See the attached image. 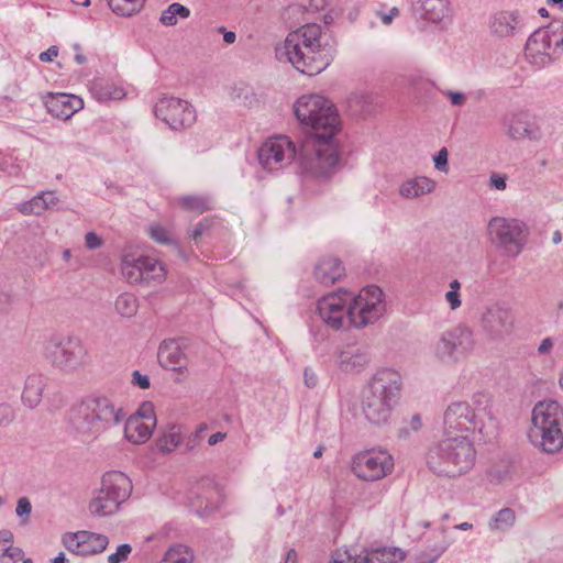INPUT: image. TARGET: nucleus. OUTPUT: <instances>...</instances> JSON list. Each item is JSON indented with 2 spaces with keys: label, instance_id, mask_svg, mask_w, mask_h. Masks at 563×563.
<instances>
[{
  "label": "nucleus",
  "instance_id": "nucleus-62",
  "mask_svg": "<svg viewBox=\"0 0 563 563\" xmlns=\"http://www.w3.org/2000/svg\"><path fill=\"white\" fill-rule=\"evenodd\" d=\"M208 228V224H207V221L203 222H199L191 231H190V238L195 241H198L203 232L206 231V229Z\"/></svg>",
  "mask_w": 563,
  "mask_h": 563
},
{
  "label": "nucleus",
  "instance_id": "nucleus-20",
  "mask_svg": "<svg viewBox=\"0 0 563 563\" xmlns=\"http://www.w3.org/2000/svg\"><path fill=\"white\" fill-rule=\"evenodd\" d=\"M402 559L404 552L400 549L382 548L355 556L347 551H335L330 563H397Z\"/></svg>",
  "mask_w": 563,
  "mask_h": 563
},
{
  "label": "nucleus",
  "instance_id": "nucleus-63",
  "mask_svg": "<svg viewBox=\"0 0 563 563\" xmlns=\"http://www.w3.org/2000/svg\"><path fill=\"white\" fill-rule=\"evenodd\" d=\"M13 543V533L10 530L0 531V547H8Z\"/></svg>",
  "mask_w": 563,
  "mask_h": 563
},
{
  "label": "nucleus",
  "instance_id": "nucleus-17",
  "mask_svg": "<svg viewBox=\"0 0 563 563\" xmlns=\"http://www.w3.org/2000/svg\"><path fill=\"white\" fill-rule=\"evenodd\" d=\"M394 468V459L386 450H368L356 454L352 472L361 479L374 482L386 477Z\"/></svg>",
  "mask_w": 563,
  "mask_h": 563
},
{
  "label": "nucleus",
  "instance_id": "nucleus-55",
  "mask_svg": "<svg viewBox=\"0 0 563 563\" xmlns=\"http://www.w3.org/2000/svg\"><path fill=\"white\" fill-rule=\"evenodd\" d=\"M85 242L89 250L99 249L103 243L102 239L95 232H88L85 236Z\"/></svg>",
  "mask_w": 563,
  "mask_h": 563
},
{
  "label": "nucleus",
  "instance_id": "nucleus-24",
  "mask_svg": "<svg viewBox=\"0 0 563 563\" xmlns=\"http://www.w3.org/2000/svg\"><path fill=\"white\" fill-rule=\"evenodd\" d=\"M506 134L512 140L536 139L532 123L523 112L506 114L504 118Z\"/></svg>",
  "mask_w": 563,
  "mask_h": 563
},
{
  "label": "nucleus",
  "instance_id": "nucleus-34",
  "mask_svg": "<svg viewBox=\"0 0 563 563\" xmlns=\"http://www.w3.org/2000/svg\"><path fill=\"white\" fill-rule=\"evenodd\" d=\"M146 0H108L110 9L118 15L131 16L137 13Z\"/></svg>",
  "mask_w": 563,
  "mask_h": 563
},
{
  "label": "nucleus",
  "instance_id": "nucleus-47",
  "mask_svg": "<svg viewBox=\"0 0 563 563\" xmlns=\"http://www.w3.org/2000/svg\"><path fill=\"white\" fill-rule=\"evenodd\" d=\"M132 547L128 543L120 544L114 553L108 556V563H122L128 560Z\"/></svg>",
  "mask_w": 563,
  "mask_h": 563
},
{
  "label": "nucleus",
  "instance_id": "nucleus-50",
  "mask_svg": "<svg viewBox=\"0 0 563 563\" xmlns=\"http://www.w3.org/2000/svg\"><path fill=\"white\" fill-rule=\"evenodd\" d=\"M448 156L449 152L446 147H442L437 155L433 157L434 167L440 172H448Z\"/></svg>",
  "mask_w": 563,
  "mask_h": 563
},
{
  "label": "nucleus",
  "instance_id": "nucleus-59",
  "mask_svg": "<svg viewBox=\"0 0 563 563\" xmlns=\"http://www.w3.org/2000/svg\"><path fill=\"white\" fill-rule=\"evenodd\" d=\"M58 56V47L55 45H52L48 47L47 51L40 54V60L44 63L53 62L54 58Z\"/></svg>",
  "mask_w": 563,
  "mask_h": 563
},
{
  "label": "nucleus",
  "instance_id": "nucleus-31",
  "mask_svg": "<svg viewBox=\"0 0 563 563\" xmlns=\"http://www.w3.org/2000/svg\"><path fill=\"white\" fill-rule=\"evenodd\" d=\"M89 89L91 95L101 102L121 100L125 96V91L122 87L102 78L92 80Z\"/></svg>",
  "mask_w": 563,
  "mask_h": 563
},
{
  "label": "nucleus",
  "instance_id": "nucleus-36",
  "mask_svg": "<svg viewBox=\"0 0 563 563\" xmlns=\"http://www.w3.org/2000/svg\"><path fill=\"white\" fill-rule=\"evenodd\" d=\"M86 531H79L75 533H66L63 537V544L65 548L79 555H88L89 550L85 544Z\"/></svg>",
  "mask_w": 563,
  "mask_h": 563
},
{
  "label": "nucleus",
  "instance_id": "nucleus-64",
  "mask_svg": "<svg viewBox=\"0 0 563 563\" xmlns=\"http://www.w3.org/2000/svg\"><path fill=\"white\" fill-rule=\"evenodd\" d=\"M73 49L75 51V57H74V58H75V62H76L78 65H84V64H86L87 58H86V56H85V55H84V53H82V48H81L80 44L75 43V44L73 45Z\"/></svg>",
  "mask_w": 563,
  "mask_h": 563
},
{
  "label": "nucleus",
  "instance_id": "nucleus-29",
  "mask_svg": "<svg viewBox=\"0 0 563 563\" xmlns=\"http://www.w3.org/2000/svg\"><path fill=\"white\" fill-rule=\"evenodd\" d=\"M156 424L141 421L137 417H129L124 426L125 439L134 444L145 443L152 435Z\"/></svg>",
  "mask_w": 563,
  "mask_h": 563
},
{
  "label": "nucleus",
  "instance_id": "nucleus-13",
  "mask_svg": "<svg viewBox=\"0 0 563 563\" xmlns=\"http://www.w3.org/2000/svg\"><path fill=\"white\" fill-rule=\"evenodd\" d=\"M515 322L516 317L511 307L504 301L485 306L478 319L479 330L489 342H501L511 335Z\"/></svg>",
  "mask_w": 563,
  "mask_h": 563
},
{
  "label": "nucleus",
  "instance_id": "nucleus-25",
  "mask_svg": "<svg viewBox=\"0 0 563 563\" xmlns=\"http://www.w3.org/2000/svg\"><path fill=\"white\" fill-rule=\"evenodd\" d=\"M344 275L341 261L333 256H325L318 261L314 267L316 279L325 286L333 285Z\"/></svg>",
  "mask_w": 563,
  "mask_h": 563
},
{
  "label": "nucleus",
  "instance_id": "nucleus-4",
  "mask_svg": "<svg viewBox=\"0 0 563 563\" xmlns=\"http://www.w3.org/2000/svg\"><path fill=\"white\" fill-rule=\"evenodd\" d=\"M475 455L474 446L465 434L445 435L429 449L427 465L437 475L455 477L473 467Z\"/></svg>",
  "mask_w": 563,
  "mask_h": 563
},
{
  "label": "nucleus",
  "instance_id": "nucleus-10",
  "mask_svg": "<svg viewBox=\"0 0 563 563\" xmlns=\"http://www.w3.org/2000/svg\"><path fill=\"white\" fill-rule=\"evenodd\" d=\"M528 233L527 225L517 219L494 217L487 225L490 242L508 257L522 252Z\"/></svg>",
  "mask_w": 563,
  "mask_h": 563
},
{
  "label": "nucleus",
  "instance_id": "nucleus-5",
  "mask_svg": "<svg viewBox=\"0 0 563 563\" xmlns=\"http://www.w3.org/2000/svg\"><path fill=\"white\" fill-rule=\"evenodd\" d=\"M299 174L306 180L324 181L338 169L340 152L334 137H305L298 150Z\"/></svg>",
  "mask_w": 563,
  "mask_h": 563
},
{
  "label": "nucleus",
  "instance_id": "nucleus-37",
  "mask_svg": "<svg viewBox=\"0 0 563 563\" xmlns=\"http://www.w3.org/2000/svg\"><path fill=\"white\" fill-rule=\"evenodd\" d=\"M190 15V10L177 2L168 5L161 14L159 21L162 24L173 26L177 24V16L187 19Z\"/></svg>",
  "mask_w": 563,
  "mask_h": 563
},
{
  "label": "nucleus",
  "instance_id": "nucleus-6",
  "mask_svg": "<svg viewBox=\"0 0 563 563\" xmlns=\"http://www.w3.org/2000/svg\"><path fill=\"white\" fill-rule=\"evenodd\" d=\"M531 422L528 438L534 448L549 454L563 449V407L558 401L543 400L536 404Z\"/></svg>",
  "mask_w": 563,
  "mask_h": 563
},
{
  "label": "nucleus",
  "instance_id": "nucleus-57",
  "mask_svg": "<svg viewBox=\"0 0 563 563\" xmlns=\"http://www.w3.org/2000/svg\"><path fill=\"white\" fill-rule=\"evenodd\" d=\"M3 551L7 554V556L11 559L10 561L12 563H15L18 560H21L24 554L21 548L12 547V544L3 547Z\"/></svg>",
  "mask_w": 563,
  "mask_h": 563
},
{
  "label": "nucleus",
  "instance_id": "nucleus-9",
  "mask_svg": "<svg viewBox=\"0 0 563 563\" xmlns=\"http://www.w3.org/2000/svg\"><path fill=\"white\" fill-rule=\"evenodd\" d=\"M45 352L51 363L65 373H76L89 363L88 350L76 335L52 339Z\"/></svg>",
  "mask_w": 563,
  "mask_h": 563
},
{
  "label": "nucleus",
  "instance_id": "nucleus-12",
  "mask_svg": "<svg viewBox=\"0 0 563 563\" xmlns=\"http://www.w3.org/2000/svg\"><path fill=\"white\" fill-rule=\"evenodd\" d=\"M475 346L473 331L459 324L441 333L433 346L434 357L445 365H454L466 357Z\"/></svg>",
  "mask_w": 563,
  "mask_h": 563
},
{
  "label": "nucleus",
  "instance_id": "nucleus-56",
  "mask_svg": "<svg viewBox=\"0 0 563 563\" xmlns=\"http://www.w3.org/2000/svg\"><path fill=\"white\" fill-rule=\"evenodd\" d=\"M40 196L42 197L41 203H42L44 210L53 208L58 201L55 192H53V191L42 192Z\"/></svg>",
  "mask_w": 563,
  "mask_h": 563
},
{
  "label": "nucleus",
  "instance_id": "nucleus-32",
  "mask_svg": "<svg viewBox=\"0 0 563 563\" xmlns=\"http://www.w3.org/2000/svg\"><path fill=\"white\" fill-rule=\"evenodd\" d=\"M177 203L188 212L202 213L213 208V200L208 195H186L177 198Z\"/></svg>",
  "mask_w": 563,
  "mask_h": 563
},
{
  "label": "nucleus",
  "instance_id": "nucleus-60",
  "mask_svg": "<svg viewBox=\"0 0 563 563\" xmlns=\"http://www.w3.org/2000/svg\"><path fill=\"white\" fill-rule=\"evenodd\" d=\"M553 345L554 342L552 338H544L538 347V353L540 355L549 354L552 351Z\"/></svg>",
  "mask_w": 563,
  "mask_h": 563
},
{
  "label": "nucleus",
  "instance_id": "nucleus-35",
  "mask_svg": "<svg viewBox=\"0 0 563 563\" xmlns=\"http://www.w3.org/2000/svg\"><path fill=\"white\" fill-rule=\"evenodd\" d=\"M114 307L120 316L131 318L137 312L139 302L133 294L123 292L118 296Z\"/></svg>",
  "mask_w": 563,
  "mask_h": 563
},
{
  "label": "nucleus",
  "instance_id": "nucleus-43",
  "mask_svg": "<svg viewBox=\"0 0 563 563\" xmlns=\"http://www.w3.org/2000/svg\"><path fill=\"white\" fill-rule=\"evenodd\" d=\"M181 442V435L179 431L173 427L159 439V449L164 452H170L177 448Z\"/></svg>",
  "mask_w": 563,
  "mask_h": 563
},
{
  "label": "nucleus",
  "instance_id": "nucleus-42",
  "mask_svg": "<svg viewBox=\"0 0 563 563\" xmlns=\"http://www.w3.org/2000/svg\"><path fill=\"white\" fill-rule=\"evenodd\" d=\"M108 543L109 539L104 534L86 531L85 544L88 547L89 554L101 553Z\"/></svg>",
  "mask_w": 563,
  "mask_h": 563
},
{
  "label": "nucleus",
  "instance_id": "nucleus-45",
  "mask_svg": "<svg viewBox=\"0 0 563 563\" xmlns=\"http://www.w3.org/2000/svg\"><path fill=\"white\" fill-rule=\"evenodd\" d=\"M131 417H137L141 421H146L156 424L154 407L153 404L148 401L143 402L137 409V411Z\"/></svg>",
  "mask_w": 563,
  "mask_h": 563
},
{
  "label": "nucleus",
  "instance_id": "nucleus-22",
  "mask_svg": "<svg viewBox=\"0 0 563 563\" xmlns=\"http://www.w3.org/2000/svg\"><path fill=\"white\" fill-rule=\"evenodd\" d=\"M519 11H499L489 18V30L498 37L514 36L521 29Z\"/></svg>",
  "mask_w": 563,
  "mask_h": 563
},
{
  "label": "nucleus",
  "instance_id": "nucleus-26",
  "mask_svg": "<svg viewBox=\"0 0 563 563\" xmlns=\"http://www.w3.org/2000/svg\"><path fill=\"white\" fill-rule=\"evenodd\" d=\"M157 356L161 365L172 371H180L186 366L185 353L175 341L163 342Z\"/></svg>",
  "mask_w": 563,
  "mask_h": 563
},
{
  "label": "nucleus",
  "instance_id": "nucleus-23",
  "mask_svg": "<svg viewBox=\"0 0 563 563\" xmlns=\"http://www.w3.org/2000/svg\"><path fill=\"white\" fill-rule=\"evenodd\" d=\"M371 362V355L366 347L347 346L339 355V367L346 373L361 372Z\"/></svg>",
  "mask_w": 563,
  "mask_h": 563
},
{
  "label": "nucleus",
  "instance_id": "nucleus-41",
  "mask_svg": "<svg viewBox=\"0 0 563 563\" xmlns=\"http://www.w3.org/2000/svg\"><path fill=\"white\" fill-rule=\"evenodd\" d=\"M192 554L185 545L172 547L161 563H191Z\"/></svg>",
  "mask_w": 563,
  "mask_h": 563
},
{
  "label": "nucleus",
  "instance_id": "nucleus-53",
  "mask_svg": "<svg viewBox=\"0 0 563 563\" xmlns=\"http://www.w3.org/2000/svg\"><path fill=\"white\" fill-rule=\"evenodd\" d=\"M132 384L142 389H147L150 388L151 382L147 375L141 374L140 371H134L132 373Z\"/></svg>",
  "mask_w": 563,
  "mask_h": 563
},
{
  "label": "nucleus",
  "instance_id": "nucleus-30",
  "mask_svg": "<svg viewBox=\"0 0 563 563\" xmlns=\"http://www.w3.org/2000/svg\"><path fill=\"white\" fill-rule=\"evenodd\" d=\"M434 188V180L424 176H419L405 181L399 188V195L406 199H415L432 192Z\"/></svg>",
  "mask_w": 563,
  "mask_h": 563
},
{
  "label": "nucleus",
  "instance_id": "nucleus-61",
  "mask_svg": "<svg viewBox=\"0 0 563 563\" xmlns=\"http://www.w3.org/2000/svg\"><path fill=\"white\" fill-rule=\"evenodd\" d=\"M207 430V424H200L196 432L192 435V439H190L187 442L188 450H191L197 441H200L202 439L203 432Z\"/></svg>",
  "mask_w": 563,
  "mask_h": 563
},
{
  "label": "nucleus",
  "instance_id": "nucleus-11",
  "mask_svg": "<svg viewBox=\"0 0 563 563\" xmlns=\"http://www.w3.org/2000/svg\"><path fill=\"white\" fill-rule=\"evenodd\" d=\"M485 416L493 420L486 407L475 409L467 401H453L443 412L444 435H461L476 430L483 433Z\"/></svg>",
  "mask_w": 563,
  "mask_h": 563
},
{
  "label": "nucleus",
  "instance_id": "nucleus-27",
  "mask_svg": "<svg viewBox=\"0 0 563 563\" xmlns=\"http://www.w3.org/2000/svg\"><path fill=\"white\" fill-rule=\"evenodd\" d=\"M413 9L423 19L437 23L449 13L448 0H415Z\"/></svg>",
  "mask_w": 563,
  "mask_h": 563
},
{
  "label": "nucleus",
  "instance_id": "nucleus-2",
  "mask_svg": "<svg viewBox=\"0 0 563 563\" xmlns=\"http://www.w3.org/2000/svg\"><path fill=\"white\" fill-rule=\"evenodd\" d=\"M321 26L308 23L290 32L282 47H277L278 59L289 62L298 71L312 76L322 71L328 62L321 56Z\"/></svg>",
  "mask_w": 563,
  "mask_h": 563
},
{
  "label": "nucleus",
  "instance_id": "nucleus-51",
  "mask_svg": "<svg viewBox=\"0 0 563 563\" xmlns=\"http://www.w3.org/2000/svg\"><path fill=\"white\" fill-rule=\"evenodd\" d=\"M443 96L450 99L451 103L456 107H463L466 102V95L453 90H442Z\"/></svg>",
  "mask_w": 563,
  "mask_h": 563
},
{
  "label": "nucleus",
  "instance_id": "nucleus-15",
  "mask_svg": "<svg viewBox=\"0 0 563 563\" xmlns=\"http://www.w3.org/2000/svg\"><path fill=\"white\" fill-rule=\"evenodd\" d=\"M154 113L175 131L191 126L197 119L196 110L188 101L166 95L154 104Z\"/></svg>",
  "mask_w": 563,
  "mask_h": 563
},
{
  "label": "nucleus",
  "instance_id": "nucleus-28",
  "mask_svg": "<svg viewBox=\"0 0 563 563\" xmlns=\"http://www.w3.org/2000/svg\"><path fill=\"white\" fill-rule=\"evenodd\" d=\"M46 387V378L38 374L27 376L22 393V402L30 409L38 406Z\"/></svg>",
  "mask_w": 563,
  "mask_h": 563
},
{
  "label": "nucleus",
  "instance_id": "nucleus-14",
  "mask_svg": "<svg viewBox=\"0 0 563 563\" xmlns=\"http://www.w3.org/2000/svg\"><path fill=\"white\" fill-rule=\"evenodd\" d=\"M350 321L355 328H364L377 321L386 310L383 290L371 285L363 288L357 296L350 294Z\"/></svg>",
  "mask_w": 563,
  "mask_h": 563
},
{
  "label": "nucleus",
  "instance_id": "nucleus-49",
  "mask_svg": "<svg viewBox=\"0 0 563 563\" xmlns=\"http://www.w3.org/2000/svg\"><path fill=\"white\" fill-rule=\"evenodd\" d=\"M15 418L14 409L9 404H0V427H8Z\"/></svg>",
  "mask_w": 563,
  "mask_h": 563
},
{
  "label": "nucleus",
  "instance_id": "nucleus-1",
  "mask_svg": "<svg viewBox=\"0 0 563 563\" xmlns=\"http://www.w3.org/2000/svg\"><path fill=\"white\" fill-rule=\"evenodd\" d=\"M401 375L391 368H380L362 391L361 408L365 419L374 426H385L400 399Z\"/></svg>",
  "mask_w": 563,
  "mask_h": 563
},
{
  "label": "nucleus",
  "instance_id": "nucleus-33",
  "mask_svg": "<svg viewBox=\"0 0 563 563\" xmlns=\"http://www.w3.org/2000/svg\"><path fill=\"white\" fill-rule=\"evenodd\" d=\"M553 29H540L534 31L528 38L526 43V52L530 54H545L548 55V51L551 47L552 36L551 33Z\"/></svg>",
  "mask_w": 563,
  "mask_h": 563
},
{
  "label": "nucleus",
  "instance_id": "nucleus-38",
  "mask_svg": "<svg viewBox=\"0 0 563 563\" xmlns=\"http://www.w3.org/2000/svg\"><path fill=\"white\" fill-rule=\"evenodd\" d=\"M231 96L234 100H238L244 107H253L258 102L253 87L244 82L235 85L232 89Z\"/></svg>",
  "mask_w": 563,
  "mask_h": 563
},
{
  "label": "nucleus",
  "instance_id": "nucleus-54",
  "mask_svg": "<svg viewBox=\"0 0 563 563\" xmlns=\"http://www.w3.org/2000/svg\"><path fill=\"white\" fill-rule=\"evenodd\" d=\"M32 511V506L26 497H21L18 500L15 512L19 517L29 516Z\"/></svg>",
  "mask_w": 563,
  "mask_h": 563
},
{
  "label": "nucleus",
  "instance_id": "nucleus-16",
  "mask_svg": "<svg viewBox=\"0 0 563 563\" xmlns=\"http://www.w3.org/2000/svg\"><path fill=\"white\" fill-rule=\"evenodd\" d=\"M121 273L130 284L162 283L166 273L163 264L156 258L145 255L125 254L121 261Z\"/></svg>",
  "mask_w": 563,
  "mask_h": 563
},
{
  "label": "nucleus",
  "instance_id": "nucleus-40",
  "mask_svg": "<svg viewBox=\"0 0 563 563\" xmlns=\"http://www.w3.org/2000/svg\"><path fill=\"white\" fill-rule=\"evenodd\" d=\"M516 520L515 511L510 508L499 510L489 522L493 530L505 531L514 526Z\"/></svg>",
  "mask_w": 563,
  "mask_h": 563
},
{
  "label": "nucleus",
  "instance_id": "nucleus-48",
  "mask_svg": "<svg viewBox=\"0 0 563 563\" xmlns=\"http://www.w3.org/2000/svg\"><path fill=\"white\" fill-rule=\"evenodd\" d=\"M42 197L40 195L35 196L32 200L25 202L22 205L21 207V212L25 213V214H29V213H32V214H41L43 213L45 210L42 206Z\"/></svg>",
  "mask_w": 563,
  "mask_h": 563
},
{
  "label": "nucleus",
  "instance_id": "nucleus-3",
  "mask_svg": "<svg viewBox=\"0 0 563 563\" xmlns=\"http://www.w3.org/2000/svg\"><path fill=\"white\" fill-rule=\"evenodd\" d=\"M125 418L122 408L104 396H89L73 406L69 421L85 439H97L101 433L119 424Z\"/></svg>",
  "mask_w": 563,
  "mask_h": 563
},
{
  "label": "nucleus",
  "instance_id": "nucleus-46",
  "mask_svg": "<svg viewBox=\"0 0 563 563\" xmlns=\"http://www.w3.org/2000/svg\"><path fill=\"white\" fill-rule=\"evenodd\" d=\"M150 235L151 238L161 244H170L173 243L172 235L167 229L161 225H151L150 227Z\"/></svg>",
  "mask_w": 563,
  "mask_h": 563
},
{
  "label": "nucleus",
  "instance_id": "nucleus-18",
  "mask_svg": "<svg viewBox=\"0 0 563 563\" xmlns=\"http://www.w3.org/2000/svg\"><path fill=\"white\" fill-rule=\"evenodd\" d=\"M317 311L321 320L334 330L352 325L350 321V292L340 289L329 294L318 301Z\"/></svg>",
  "mask_w": 563,
  "mask_h": 563
},
{
  "label": "nucleus",
  "instance_id": "nucleus-21",
  "mask_svg": "<svg viewBox=\"0 0 563 563\" xmlns=\"http://www.w3.org/2000/svg\"><path fill=\"white\" fill-rule=\"evenodd\" d=\"M47 111L55 118L62 120L70 119L77 111L82 109L81 98L68 93H48L45 99Z\"/></svg>",
  "mask_w": 563,
  "mask_h": 563
},
{
  "label": "nucleus",
  "instance_id": "nucleus-8",
  "mask_svg": "<svg viewBox=\"0 0 563 563\" xmlns=\"http://www.w3.org/2000/svg\"><path fill=\"white\" fill-rule=\"evenodd\" d=\"M132 482L122 472L112 471L101 478V486L89 501L88 510L92 516L107 517L115 514L132 493Z\"/></svg>",
  "mask_w": 563,
  "mask_h": 563
},
{
  "label": "nucleus",
  "instance_id": "nucleus-39",
  "mask_svg": "<svg viewBox=\"0 0 563 563\" xmlns=\"http://www.w3.org/2000/svg\"><path fill=\"white\" fill-rule=\"evenodd\" d=\"M373 103V96L365 91H358L351 95L349 98V107L355 113H367L369 112Z\"/></svg>",
  "mask_w": 563,
  "mask_h": 563
},
{
  "label": "nucleus",
  "instance_id": "nucleus-44",
  "mask_svg": "<svg viewBox=\"0 0 563 563\" xmlns=\"http://www.w3.org/2000/svg\"><path fill=\"white\" fill-rule=\"evenodd\" d=\"M461 283L457 279H453L450 282V290L445 294V301L450 306L452 310H456L461 307Z\"/></svg>",
  "mask_w": 563,
  "mask_h": 563
},
{
  "label": "nucleus",
  "instance_id": "nucleus-19",
  "mask_svg": "<svg viewBox=\"0 0 563 563\" xmlns=\"http://www.w3.org/2000/svg\"><path fill=\"white\" fill-rule=\"evenodd\" d=\"M298 150L288 136H277L265 141L258 150V162L263 168L273 172L288 164L298 157Z\"/></svg>",
  "mask_w": 563,
  "mask_h": 563
},
{
  "label": "nucleus",
  "instance_id": "nucleus-7",
  "mask_svg": "<svg viewBox=\"0 0 563 563\" xmlns=\"http://www.w3.org/2000/svg\"><path fill=\"white\" fill-rule=\"evenodd\" d=\"M298 121L313 131L306 137L332 139L340 128V119L334 104L316 93L301 96L294 106Z\"/></svg>",
  "mask_w": 563,
  "mask_h": 563
},
{
  "label": "nucleus",
  "instance_id": "nucleus-58",
  "mask_svg": "<svg viewBox=\"0 0 563 563\" xmlns=\"http://www.w3.org/2000/svg\"><path fill=\"white\" fill-rule=\"evenodd\" d=\"M506 180H507L506 176H501V175L496 174V173H493L490 175V178H489L490 186L496 188L497 190H505L506 189V186H507Z\"/></svg>",
  "mask_w": 563,
  "mask_h": 563
},
{
  "label": "nucleus",
  "instance_id": "nucleus-52",
  "mask_svg": "<svg viewBox=\"0 0 563 563\" xmlns=\"http://www.w3.org/2000/svg\"><path fill=\"white\" fill-rule=\"evenodd\" d=\"M445 545H440L439 548L432 551L431 555L421 553L417 559L418 563H433L445 551Z\"/></svg>",
  "mask_w": 563,
  "mask_h": 563
}]
</instances>
